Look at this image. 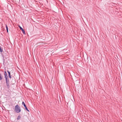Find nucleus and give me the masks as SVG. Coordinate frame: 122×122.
Masks as SVG:
<instances>
[{
  "mask_svg": "<svg viewBox=\"0 0 122 122\" xmlns=\"http://www.w3.org/2000/svg\"><path fill=\"white\" fill-rule=\"evenodd\" d=\"M11 82V84H14V83H15V82H12V81Z\"/></svg>",
  "mask_w": 122,
  "mask_h": 122,
  "instance_id": "nucleus-11",
  "label": "nucleus"
},
{
  "mask_svg": "<svg viewBox=\"0 0 122 122\" xmlns=\"http://www.w3.org/2000/svg\"><path fill=\"white\" fill-rule=\"evenodd\" d=\"M7 72L8 73V76L11 79V75H10V72L8 70L7 71Z\"/></svg>",
  "mask_w": 122,
  "mask_h": 122,
  "instance_id": "nucleus-5",
  "label": "nucleus"
},
{
  "mask_svg": "<svg viewBox=\"0 0 122 122\" xmlns=\"http://www.w3.org/2000/svg\"><path fill=\"white\" fill-rule=\"evenodd\" d=\"M4 75L5 76V78L8 77L7 74V73L6 71H4Z\"/></svg>",
  "mask_w": 122,
  "mask_h": 122,
  "instance_id": "nucleus-6",
  "label": "nucleus"
},
{
  "mask_svg": "<svg viewBox=\"0 0 122 122\" xmlns=\"http://www.w3.org/2000/svg\"><path fill=\"white\" fill-rule=\"evenodd\" d=\"M22 104L25 107V110L29 112H30L28 110L27 107L24 102H22Z\"/></svg>",
  "mask_w": 122,
  "mask_h": 122,
  "instance_id": "nucleus-3",
  "label": "nucleus"
},
{
  "mask_svg": "<svg viewBox=\"0 0 122 122\" xmlns=\"http://www.w3.org/2000/svg\"><path fill=\"white\" fill-rule=\"evenodd\" d=\"M19 27L20 29L22 31L23 34L24 35H25L26 34L25 30H24V29L22 28L20 26H19Z\"/></svg>",
  "mask_w": 122,
  "mask_h": 122,
  "instance_id": "nucleus-4",
  "label": "nucleus"
},
{
  "mask_svg": "<svg viewBox=\"0 0 122 122\" xmlns=\"http://www.w3.org/2000/svg\"><path fill=\"white\" fill-rule=\"evenodd\" d=\"M3 79V77L1 75L0 73V81L2 80Z\"/></svg>",
  "mask_w": 122,
  "mask_h": 122,
  "instance_id": "nucleus-9",
  "label": "nucleus"
},
{
  "mask_svg": "<svg viewBox=\"0 0 122 122\" xmlns=\"http://www.w3.org/2000/svg\"><path fill=\"white\" fill-rule=\"evenodd\" d=\"M15 111L17 113H19L21 111L20 107L18 105H17L15 106Z\"/></svg>",
  "mask_w": 122,
  "mask_h": 122,
  "instance_id": "nucleus-1",
  "label": "nucleus"
},
{
  "mask_svg": "<svg viewBox=\"0 0 122 122\" xmlns=\"http://www.w3.org/2000/svg\"><path fill=\"white\" fill-rule=\"evenodd\" d=\"M3 51V49L1 48V47L0 46V52H2Z\"/></svg>",
  "mask_w": 122,
  "mask_h": 122,
  "instance_id": "nucleus-10",
  "label": "nucleus"
},
{
  "mask_svg": "<svg viewBox=\"0 0 122 122\" xmlns=\"http://www.w3.org/2000/svg\"><path fill=\"white\" fill-rule=\"evenodd\" d=\"M6 27V30L7 31V33L8 32V28L7 26V25L6 24L5 25Z\"/></svg>",
  "mask_w": 122,
  "mask_h": 122,
  "instance_id": "nucleus-7",
  "label": "nucleus"
},
{
  "mask_svg": "<svg viewBox=\"0 0 122 122\" xmlns=\"http://www.w3.org/2000/svg\"><path fill=\"white\" fill-rule=\"evenodd\" d=\"M5 79L6 83V86L8 88H9L10 87V85H9V80L8 78V77L5 78Z\"/></svg>",
  "mask_w": 122,
  "mask_h": 122,
  "instance_id": "nucleus-2",
  "label": "nucleus"
},
{
  "mask_svg": "<svg viewBox=\"0 0 122 122\" xmlns=\"http://www.w3.org/2000/svg\"><path fill=\"white\" fill-rule=\"evenodd\" d=\"M21 118V117L20 116V115H19L18 116L17 118V120H19L20 118Z\"/></svg>",
  "mask_w": 122,
  "mask_h": 122,
  "instance_id": "nucleus-8",
  "label": "nucleus"
}]
</instances>
